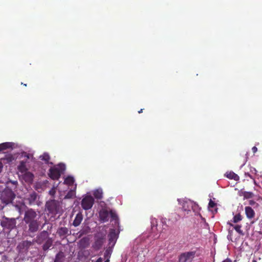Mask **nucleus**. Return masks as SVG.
Returning <instances> with one entry per match:
<instances>
[{
    "mask_svg": "<svg viewBox=\"0 0 262 262\" xmlns=\"http://www.w3.org/2000/svg\"><path fill=\"white\" fill-rule=\"evenodd\" d=\"M13 143L11 142H5L0 144V152L4 150L12 148Z\"/></svg>",
    "mask_w": 262,
    "mask_h": 262,
    "instance_id": "nucleus-18",
    "label": "nucleus"
},
{
    "mask_svg": "<svg viewBox=\"0 0 262 262\" xmlns=\"http://www.w3.org/2000/svg\"><path fill=\"white\" fill-rule=\"evenodd\" d=\"M87 239L85 238H82L80 241V244L81 246L84 247V245L87 243Z\"/></svg>",
    "mask_w": 262,
    "mask_h": 262,
    "instance_id": "nucleus-36",
    "label": "nucleus"
},
{
    "mask_svg": "<svg viewBox=\"0 0 262 262\" xmlns=\"http://www.w3.org/2000/svg\"><path fill=\"white\" fill-rule=\"evenodd\" d=\"M3 168V163L1 162H0V173L2 171Z\"/></svg>",
    "mask_w": 262,
    "mask_h": 262,
    "instance_id": "nucleus-42",
    "label": "nucleus"
},
{
    "mask_svg": "<svg viewBox=\"0 0 262 262\" xmlns=\"http://www.w3.org/2000/svg\"><path fill=\"white\" fill-rule=\"evenodd\" d=\"M104 240V238L103 236L98 237L92 246L93 249L95 250H99L103 244Z\"/></svg>",
    "mask_w": 262,
    "mask_h": 262,
    "instance_id": "nucleus-9",
    "label": "nucleus"
},
{
    "mask_svg": "<svg viewBox=\"0 0 262 262\" xmlns=\"http://www.w3.org/2000/svg\"><path fill=\"white\" fill-rule=\"evenodd\" d=\"M195 251L181 253L179 256V262H192L195 257Z\"/></svg>",
    "mask_w": 262,
    "mask_h": 262,
    "instance_id": "nucleus-7",
    "label": "nucleus"
},
{
    "mask_svg": "<svg viewBox=\"0 0 262 262\" xmlns=\"http://www.w3.org/2000/svg\"><path fill=\"white\" fill-rule=\"evenodd\" d=\"M103 261V259L101 257H99L97 260L96 262H102Z\"/></svg>",
    "mask_w": 262,
    "mask_h": 262,
    "instance_id": "nucleus-43",
    "label": "nucleus"
},
{
    "mask_svg": "<svg viewBox=\"0 0 262 262\" xmlns=\"http://www.w3.org/2000/svg\"><path fill=\"white\" fill-rule=\"evenodd\" d=\"M49 194L53 198H54V195L56 193V190L55 188H52L49 192Z\"/></svg>",
    "mask_w": 262,
    "mask_h": 262,
    "instance_id": "nucleus-34",
    "label": "nucleus"
},
{
    "mask_svg": "<svg viewBox=\"0 0 262 262\" xmlns=\"http://www.w3.org/2000/svg\"><path fill=\"white\" fill-rule=\"evenodd\" d=\"M32 244L30 241H25L23 242V245L24 246H30Z\"/></svg>",
    "mask_w": 262,
    "mask_h": 262,
    "instance_id": "nucleus-37",
    "label": "nucleus"
},
{
    "mask_svg": "<svg viewBox=\"0 0 262 262\" xmlns=\"http://www.w3.org/2000/svg\"><path fill=\"white\" fill-rule=\"evenodd\" d=\"M110 215H111V218L115 221L118 220V216L117 214L114 212L112 210L110 211Z\"/></svg>",
    "mask_w": 262,
    "mask_h": 262,
    "instance_id": "nucleus-32",
    "label": "nucleus"
},
{
    "mask_svg": "<svg viewBox=\"0 0 262 262\" xmlns=\"http://www.w3.org/2000/svg\"><path fill=\"white\" fill-rule=\"evenodd\" d=\"M45 207L50 213L54 215L58 213L61 208L60 202L55 199H51L47 201Z\"/></svg>",
    "mask_w": 262,
    "mask_h": 262,
    "instance_id": "nucleus-3",
    "label": "nucleus"
},
{
    "mask_svg": "<svg viewBox=\"0 0 262 262\" xmlns=\"http://www.w3.org/2000/svg\"><path fill=\"white\" fill-rule=\"evenodd\" d=\"M48 236V232L47 231H43L36 237V242L39 244H41L45 241H47L49 238Z\"/></svg>",
    "mask_w": 262,
    "mask_h": 262,
    "instance_id": "nucleus-8",
    "label": "nucleus"
},
{
    "mask_svg": "<svg viewBox=\"0 0 262 262\" xmlns=\"http://www.w3.org/2000/svg\"><path fill=\"white\" fill-rule=\"evenodd\" d=\"M37 212L32 208H28L24 213V221L28 225V232L35 233L39 229V222Z\"/></svg>",
    "mask_w": 262,
    "mask_h": 262,
    "instance_id": "nucleus-1",
    "label": "nucleus"
},
{
    "mask_svg": "<svg viewBox=\"0 0 262 262\" xmlns=\"http://www.w3.org/2000/svg\"><path fill=\"white\" fill-rule=\"evenodd\" d=\"M112 250L110 248L106 249L104 253V257L105 260H110V258L112 254Z\"/></svg>",
    "mask_w": 262,
    "mask_h": 262,
    "instance_id": "nucleus-27",
    "label": "nucleus"
},
{
    "mask_svg": "<svg viewBox=\"0 0 262 262\" xmlns=\"http://www.w3.org/2000/svg\"><path fill=\"white\" fill-rule=\"evenodd\" d=\"M23 180L27 183H31L34 179V175L30 171H26L24 172L22 176Z\"/></svg>",
    "mask_w": 262,
    "mask_h": 262,
    "instance_id": "nucleus-10",
    "label": "nucleus"
},
{
    "mask_svg": "<svg viewBox=\"0 0 262 262\" xmlns=\"http://www.w3.org/2000/svg\"><path fill=\"white\" fill-rule=\"evenodd\" d=\"M109 261H110V260H105L104 261V262H109Z\"/></svg>",
    "mask_w": 262,
    "mask_h": 262,
    "instance_id": "nucleus-47",
    "label": "nucleus"
},
{
    "mask_svg": "<svg viewBox=\"0 0 262 262\" xmlns=\"http://www.w3.org/2000/svg\"><path fill=\"white\" fill-rule=\"evenodd\" d=\"M182 208L185 211H189L190 210V208L188 206V203L187 202H185L183 203Z\"/></svg>",
    "mask_w": 262,
    "mask_h": 262,
    "instance_id": "nucleus-33",
    "label": "nucleus"
},
{
    "mask_svg": "<svg viewBox=\"0 0 262 262\" xmlns=\"http://www.w3.org/2000/svg\"><path fill=\"white\" fill-rule=\"evenodd\" d=\"M39 158L40 160L45 161L47 164H48L50 160V157L48 153H44L42 155L40 156Z\"/></svg>",
    "mask_w": 262,
    "mask_h": 262,
    "instance_id": "nucleus-25",
    "label": "nucleus"
},
{
    "mask_svg": "<svg viewBox=\"0 0 262 262\" xmlns=\"http://www.w3.org/2000/svg\"><path fill=\"white\" fill-rule=\"evenodd\" d=\"M228 224L230 225V226L232 227L234 230L240 235H244V233L243 230L241 229L242 225H233L231 222H228Z\"/></svg>",
    "mask_w": 262,
    "mask_h": 262,
    "instance_id": "nucleus-19",
    "label": "nucleus"
},
{
    "mask_svg": "<svg viewBox=\"0 0 262 262\" xmlns=\"http://www.w3.org/2000/svg\"><path fill=\"white\" fill-rule=\"evenodd\" d=\"M10 184L12 185V188H13L14 189L16 188L17 185V182L16 181H9L8 182H7V186H8L9 187H10L9 186V184Z\"/></svg>",
    "mask_w": 262,
    "mask_h": 262,
    "instance_id": "nucleus-30",
    "label": "nucleus"
},
{
    "mask_svg": "<svg viewBox=\"0 0 262 262\" xmlns=\"http://www.w3.org/2000/svg\"><path fill=\"white\" fill-rule=\"evenodd\" d=\"M245 214L246 215L247 217L251 220L253 219L255 215V213L254 210L252 208V207L250 206H246L245 208Z\"/></svg>",
    "mask_w": 262,
    "mask_h": 262,
    "instance_id": "nucleus-11",
    "label": "nucleus"
},
{
    "mask_svg": "<svg viewBox=\"0 0 262 262\" xmlns=\"http://www.w3.org/2000/svg\"><path fill=\"white\" fill-rule=\"evenodd\" d=\"M26 163L27 162L25 161H21L19 162V164L17 166V169L20 172L23 173L27 171Z\"/></svg>",
    "mask_w": 262,
    "mask_h": 262,
    "instance_id": "nucleus-16",
    "label": "nucleus"
},
{
    "mask_svg": "<svg viewBox=\"0 0 262 262\" xmlns=\"http://www.w3.org/2000/svg\"><path fill=\"white\" fill-rule=\"evenodd\" d=\"M222 262H232V261L229 258L224 259Z\"/></svg>",
    "mask_w": 262,
    "mask_h": 262,
    "instance_id": "nucleus-41",
    "label": "nucleus"
},
{
    "mask_svg": "<svg viewBox=\"0 0 262 262\" xmlns=\"http://www.w3.org/2000/svg\"><path fill=\"white\" fill-rule=\"evenodd\" d=\"M252 262H256V260L254 259L252 260Z\"/></svg>",
    "mask_w": 262,
    "mask_h": 262,
    "instance_id": "nucleus-49",
    "label": "nucleus"
},
{
    "mask_svg": "<svg viewBox=\"0 0 262 262\" xmlns=\"http://www.w3.org/2000/svg\"><path fill=\"white\" fill-rule=\"evenodd\" d=\"M64 257V253L60 251L56 255L54 262H63Z\"/></svg>",
    "mask_w": 262,
    "mask_h": 262,
    "instance_id": "nucleus-21",
    "label": "nucleus"
},
{
    "mask_svg": "<svg viewBox=\"0 0 262 262\" xmlns=\"http://www.w3.org/2000/svg\"><path fill=\"white\" fill-rule=\"evenodd\" d=\"M216 206V203L212 201L211 200H210L208 204V207L209 208H213Z\"/></svg>",
    "mask_w": 262,
    "mask_h": 262,
    "instance_id": "nucleus-35",
    "label": "nucleus"
},
{
    "mask_svg": "<svg viewBox=\"0 0 262 262\" xmlns=\"http://www.w3.org/2000/svg\"><path fill=\"white\" fill-rule=\"evenodd\" d=\"M16 207L18 209V210H20V207L18 205H16Z\"/></svg>",
    "mask_w": 262,
    "mask_h": 262,
    "instance_id": "nucleus-46",
    "label": "nucleus"
},
{
    "mask_svg": "<svg viewBox=\"0 0 262 262\" xmlns=\"http://www.w3.org/2000/svg\"><path fill=\"white\" fill-rule=\"evenodd\" d=\"M37 199V193L33 191L32 193H30L28 198H27V200L28 201V204L30 205L34 204V202Z\"/></svg>",
    "mask_w": 262,
    "mask_h": 262,
    "instance_id": "nucleus-14",
    "label": "nucleus"
},
{
    "mask_svg": "<svg viewBox=\"0 0 262 262\" xmlns=\"http://www.w3.org/2000/svg\"><path fill=\"white\" fill-rule=\"evenodd\" d=\"M64 170V165L61 164H59L57 167L50 168L49 176L52 180H57L59 179L61 173Z\"/></svg>",
    "mask_w": 262,
    "mask_h": 262,
    "instance_id": "nucleus-4",
    "label": "nucleus"
},
{
    "mask_svg": "<svg viewBox=\"0 0 262 262\" xmlns=\"http://www.w3.org/2000/svg\"><path fill=\"white\" fill-rule=\"evenodd\" d=\"M225 176L228 179L235 181H238L239 179L238 176L233 171L227 172Z\"/></svg>",
    "mask_w": 262,
    "mask_h": 262,
    "instance_id": "nucleus-17",
    "label": "nucleus"
},
{
    "mask_svg": "<svg viewBox=\"0 0 262 262\" xmlns=\"http://www.w3.org/2000/svg\"><path fill=\"white\" fill-rule=\"evenodd\" d=\"M52 240L51 238H48L42 246L44 251H47L52 245Z\"/></svg>",
    "mask_w": 262,
    "mask_h": 262,
    "instance_id": "nucleus-22",
    "label": "nucleus"
},
{
    "mask_svg": "<svg viewBox=\"0 0 262 262\" xmlns=\"http://www.w3.org/2000/svg\"><path fill=\"white\" fill-rule=\"evenodd\" d=\"M69 232V230L66 227H60L57 231V233L60 236H64L66 235Z\"/></svg>",
    "mask_w": 262,
    "mask_h": 262,
    "instance_id": "nucleus-20",
    "label": "nucleus"
},
{
    "mask_svg": "<svg viewBox=\"0 0 262 262\" xmlns=\"http://www.w3.org/2000/svg\"><path fill=\"white\" fill-rule=\"evenodd\" d=\"M256 171L257 170L255 168H252V169H251V172H254L255 173H256Z\"/></svg>",
    "mask_w": 262,
    "mask_h": 262,
    "instance_id": "nucleus-44",
    "label": "nucleus"
},
{
    "mask_svg": "<svg viewBox=\"0 0 262 262\" xmlns=\"http://www.w3.org/2000/svg\"><path fill=\"white\" fill-rule=\"evenodd\" d=\"M94 196L97 199H101L102 198V190L100 189H96L94 192Z\"/></svg>",
    "mask_w": 262,
    "mask_h": 262,
    "instance_id": "nucleus-23",
    "label": "nucleus"
},
{
    "mask_svg": "<svg viewBox=\"0 0 262 262\" xmlns=\"http://www.w3.org/2000/svg\"><path fill=\"white\" fill-rule=\"evenodd\" d=\"M245 175L246 177H248L250 178L251 179L253 180L254 184H256V182H255V181L254 180V178L252 177V175L249 174L248 172H245Z\"/></svg>",
    "mask_w": 262,
    "mask_h": 262,
    "instance_id": "nucleus-38",
    "label": "nucleus"
},
{
    "mask_svg": "<svg viewBox=\"0 0 262 262\" xmlns=\"http://www.w3.org/2000/svg\"><path fill=\"white\" fill-rule=\"evenodd\" d=\"M75 191H74L73 190H71L67 193V194L65 196V198L66 199H72V198H74L75 196Z\"/></svg>",
    "mask_w": 262,
    "mask_h": 262,
    "instance_id": "nucleus-29",
    "label": "nucleus"
},
{
    "mask_svg": "<svg viewBox=\"0 0 262 262\" xmlns=\"http://www.w3.org/2000/svg\"><path fill=\"white\" fill-rule=\"evenodd\" d=\"M143 109H140V110L138 111V113L140 114V113H142L143 112Z\"/></svg>",
    "mask_w": 262,
    "mask_h": 262,
    "instance_id": "nucleus-45",
    "label": "nucleus"
},
{
    "mask_svg": "<svg viewBox=\"0 0 262 262\" xmlns=\"http://www.w3.org/2000/svg\"><path fill=\"white\" fill-rule=\"evenodd\" d=\"M117 236H118V235L116 232L115 230L111 229L110 233L108 235L110 244H111L112 243H113V245H114L116 242V241L117 238Z\"/></svg>",
    "mask_w": 262,
    "mask_h": 262,
    "instance_id": "nucleus-13",
    "label": "nucleus"
},
{
    "mask_svg": "<svg viewBox=\"0 0 262 262\" xmlns=\"http://www.w3.org/2000/svg\"><path fill=\"white\" fill-rule=\"evenodd\" d=\"M94 203V198L91 195H86L82 199L81 205L84 210H88L92 208Z\"/></svg>",
    "mask_w": 262,
    "mask_h": 262,
    "instance_id": "nucleus-6",
    "label": "nucleus"
},
{
    "mask_svg": "<svg viewBox=\"0 0 262 262\" xmlns=\"http://www.w3.org/2000/svg\"><path fill=\"white\" fill-rule=\"evenodd\" d=\"M242 219H243L242 215L240 213H238L233 216L232 220L231 221V223L233 222L234 223H237L239 222H240L241 221H242Z\"/></svg>",
    "mask_w": 262,
    "mask_h": 262,
    "instance_id": "nucleus-24",
    "label": "nucleus"
},
{
    "mask_svg": "<svg viewBox=\"0 0 262 262\" xmlns=\"http://www.w3.org/2000/svg\"><path fill=\"white\" fill-rule=\"evenodd\" d=\"M110 212L106 210H103L99 212L100 220L103 222H106L108 221Z\"/></svg>",
    "mask_w": 262,
    "mask_h": 262,
    "instance_id": "nucleus-12",
    "label": "nucleus"
},
{
    "mask_svg": "<svg viewBox=\"0 0 262 262\" xmlns=\"http://www.w3.org/2000/svg\"><path fill=\"white\" fill-rule=\"evenodd\" d=\"M82 214L81 213H78V214H76L75 216V218L73 222V225L75 227L79 226L80 224L81 221H82Z\"/></svg>",
    "mask_w": 262,
    "mask_h": 262,
    "instance_id": "nucleus-15",
    "label": "nucleus"
},
{
    "mask_svg": "<svg viewBox=\"0 0 262 262\" xmlns=\"http://www.w3.org/2000/svg\"><path fill=\"white\" fill-rule=\"evenodd\" d=\"M252 151L255 154L257 151V148L256 146H254L252 148Z\"/></svg>",
    "mask_w": 262,
    "mask_h": 262,
    "instance_id": "nucleus-40",
    "label": "nucleus"
},
{
    "mask_svg": "<svg viewBox=\"0 0 262 262\" xmlns=\"http://www.w3.org/2000/svg\"><path fill=\"white\" fill-rule=\"evenodd\" d=\"M243 196L245 199H251L253 196V193L251 192L245 191L243 193Z\"/></svg>",
    "mask_w": 262,
    "mask_h": 262,
    "instance_id": "nucleus-31",
    "label": "nucleus"
},
{
    "mask_svg": "<svg viewBox=\"0 0 262 262\" xmlns=\"http://www.w3.org/2000/svg\"><path fill=\"white\" fill-rule=\"evenodd\" d=\"M15 196L16 195L12 190L10 188H9L8 186H6L1 192L0 195V200L4 205L3 208L7 205L12 203Z\"/></svg>",
    "mask_w": 262,
    "mask_h": 262,
    "instance_id": "nucleus-2",
    "label": "nucleus"
},
{
    "mask_svg": "<svg viewBox=\"0 0 262 262\" xmlns=\"http://www.w3.org/2000/svg\"><path fill=\"white\" fill-rule=\"evenodd\" d=\"M16 219L15 218H9L4 216L3 220L1 222V225L4 229L12 230L16 227Z\"/></svg>",
    "mask_w": 262,
    "mask_h": 262,
    "instance_id": "nucleus-5",
    "label": "nucleus"
},
{
    "mask_svg": "<svg viewBox=\"0 0 262 262\" xmlns=\"http://www.w3.org/2000/svg\"><path fill=\"white\" fill-rule=\"evenodd\" d=\"M150 223H151V229L153 231H155L154 228H155V230H157V226H158L157 220L156 218H151Z\"/></svg>",
    "mask_w": 262,
    "mask_h": 262,
    "instance_id": "nucleus-26",
    "label": "nucleus"
},
{
    "mask_svg": "<svg viewBox=\"0 0 262 262\" xmlns=\"http://www.w3.org/2000/svg\"><path fill=\"white\" fill-rule=\"evenodd\" d=\"M6 159L8 162H11L13 160V158L12 156H9L6 158Z\"/></svg>",
    "mask_w": 262,
    "mask_h": 262,
    "instance_id": "nucleus-39",
    "label": "nucleus"
},
{
    "mask_svg": "<svg viewBox=\"0 0 262 262\" xmlns=\"http://www.w3.org/2000/svg\"><path fill=\"white\" fill-rule=\"evenodd\" d=\"M21 84H23L24 85H25V86H27V84H24L23 83H21Z\"/></svg>",
    "mask_w": 262,
    "mask_h": 262,
    "instance_id": "nucleus-48",
    "label": "nucleus"
},
{
    "mask_svg": "<svg viewBox=\"0 0 262 262\" xmlns=\"http://www.w3.org/2000/svg\"><path fill=\"white\" fill-rule=\"evenodd\" d=\"M74 182V179L71 176H68L64 180V183L69 185H72Z\"/></svg>",
    "mask_w": 262,
    "mask_h": 262,
    "instance_id": "nucleus-28",
    "label": "nucleus"
}]
</instances>
